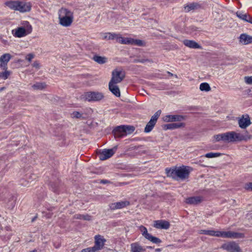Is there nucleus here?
Instances as JSON below:
<instances>
[{"instance_id": "22", "label": "nucleus", "mask_w": 252, "mask_h": 252, "mask_svg": "<svg viewBox=\"0 0 252 252\" xmlns=\"http://www.w3.org/2000/svg\"><path fill=\"white\" fill-rule=\"evenodd\" d=\"M220 232L221 231H216L214 230H200L199 231V233L219 237L220 236Z\"/></svg>"}, {"instance_id": "11", "label": "nucleus", "mask_w": 252, "mask_h": 252, "mask_svg": "<svg viewBox=\"0 0 252 252\" xmlns=\"http://www.w3.org/2000/svg\"><path fill=\"white\" fill-rule=\"evenodd\" d=\"M139 230L141 232L142 235L147 240L155 244H159L161 241L158 238L153 236L151 234L148 232L147 228L143 226H139Z\"/></svg>"}, {"instance_id": "9", "label": "nucleus", "mask_w": 252, "mask_h": 252, "mask_svg": "<svg viewBox=\"0 0 252 252\" xmlns=\"http://www.w3.org/2000/svg\"><path fill=\"white\" fill-rule=\"evenodd\" d=\"M117 149V146L110 149H105L99 152V158L101 160H106L111 157L115 153Z\"/></svg>"}, {"instance_id": "36", "label": "nucleus", "mask_w": 252, "mask_h": 252, "mask_svg": "<svg viewBox=\"0 0 252 252\" xmlns=\"http://www.w3.org/2000/svg\"><path fill=\"white\" fill-rule=\"evenodd\" d=\"M222 154L220 153H209L205 154V157L207 158H214L220 156Z\"/></svg>"}, {"instance_id": "13", "label": "nucleus", "mask_w": 252, "mask_h": 252, "mask_svg": "<svg viewBox=\"0 0 252 252\" xmlns=\"http://www.w3.org/2000/svg\"><path fill=\"white\" fill-rule=\"evenodd\" d=\"M32 4L30 2H25L23 1H18L17 10L21 13H26L29 12L31 10Z\"/></svg>"}, {"instance_id": "27", "label": "nucleus", "mask_w": 252, "mask_h": 252, "mask_svg": "<svg viewBox=\"0 0 252 252\" xmlns=\"http://www.w3.org/2000/svg\"><path fill=\"white\" fill-rule=\"evenodd\" d=\"M202 200V199L200 196H193L187 198L186 202L189 204L196 205L200 203Z\"/></svg>"}, {"instance_id": "50", "label": "nucleus", "mask_w": 252, "mask_h": 252, "mask_svg": "<svg viewBox=\"0 0 252 252\" xmlns=\"http://www.w3.org/2000/svg\"><path fill=\"white\" fill-rule=\"evenodd\" d=\"M147 61V60H137L136 62H140V63H143Z\"/></svg>"}, {"instance_id": "25", "label": "nucleus", "mask_w": 252, "mask_h": 252, "mask_svg": "<svg viewBox=\"0 0 252 252\" xmlns=\"http://www.w3.org/2000/svg\"><path fill=\"white\" fill-rule=\"evenodd\" d=\"M183 43L185 46L188 47L190 48L193 49H200L201 48V46H200L197 42L193 40H184L183 41Z\"/></svg>"}, {"instance_id": "48", "label": "nucleus", "mask_w": 252, "mask_h": 252, "mask_svg": "<svg viewBox=\"0 0 252 252\" xmlns=\"http://www.w3.org/2000/svg\"><path fill=\"white\" fill-rule=\"evenodd\" d=\"M110 182L107 180H101L100 182V183L105 184L109 183Z\"/></svg>"}, {"instance_id": "56", "label": "nucleus", "mask_w": 252, "mask_h": 252, "mask_svg": "<svg viewBox=\"0 0 252 252\" xmlns=\"http://www.w3.org/2000/svg\"><path fill=\"white\" fill-rule=\"evenodd\" d=\"M56 191H57V190H56L55 189H54V192H56Z\"/></svg>"}, {"instance_id": "24", "label": "nucleus", "mask_w": 252, "mask_h": 252, "mask_svg": "<svg viewBox=\"0 0 252 252\" xmlns=\"http://www.w3.org/2000/svg\"><path fill=\"white\" fill-rule=\"evenodd\" d=\"M109 89L116 96H120L121 93L120 89L116 84L109 83Z\"/></svg>"}, {"instance_id": "28", "label": "nucleus", "mask_w": 252, "mask_h": 252, "mask_svg": "<svg viewBox=\"0 0 252 252\" xmlns=\"http://www.w3.org/2000/svg\"><path fill=\"white\" fill-rule=\"evenodd\" d=\"M120 34L111 32L105 33L103 34V39L107 40H116L118 42Z\"/></svg>"}, {"instance_id": "15", "label": "nucleus", "mask_w": 252, "mask_h": 252, "mask_svg": "<svg viewBox=\"0 0 252 252\" xmlns=\"http://www.w3.org/2000/svg\"><path fill=\"white\" fill-rule=\"evenodd\" d=\"M94 247L95 248L97 251H99L103 249L104 243L106 242V240L103 238V236L97 235L94 237Z\"/></svg>"}, {"instance_id": "51", "label": "nucleus", "mask_w": 252, "mask_h": 252, "mask_svg": "<svg viewBox=\"0 0 252 252\" xmlns=\"http://www.w3.org/2000/svg\"><path fill=\"white\" fill-rule=\"evenodd\" d=\"M167 73L168 74H169L170 76H173V74L172 73H171V72H170L169 71H167Z\"/></svg>"}, {"instance_id": "38", "label": "nucleus", "mask_w": 252, "mask_h": 252, "mask_svg": "<svg viewBox=\"0 0 252 252\" xmlns=\"http://www.w3.org/2000/svg\"><path fill=\"white\" fill-rule=\"evenodd\" d=\"M71 117L73 118L82 119H84V117H83V114L77 111H74L71 114Z\"/></svg>"}, {"instance_id": "26", "label": "nucleus", "mask_w": 252, "mask_h": 252, "mask_svg": "<svg viewBox=\"0 0 252 252\" xmlns=\"http://www.w3.org/2000/svg\"><path fill=\"white\" fill-rule=\"evenodd\" d=\"M200 7V5L197 2L190 3L184 6V10L189 12L191 10L197 9Z\"/></svg>"}, {"instance_id": "10", "label": "nucleus", "mask_w": 252, "mask_h": 252, "mask_svg": "<svg viewBox=\"0 0 252 252\" xmlns=\"http://www.w3.org/2000/svg\"><path fill=\"white\" fill-rule=\"evenodd\" d=\"M221 248L228 252H242L239 245L234 241L223 244Z\"/></svg>"}, {"instance_id": "47", "label": "nucleus", "mask_w": 252, "mask_h": 252, "mask_svg": "<svg viewBox=\"0 0 252 252\" xmlns=\"http://www.w3.org/2000/svg\"><path fill=\"white\" fill-rule=\"evenodd\" d=\"M32 66L36 68H39V63L37 62H34L32 64Z\"/></svg>"}, {"instance_id": "46", "label": "nucleus", "mask_w": 252, "mask_h": 252, "mask_svg": "<svg viewBox=\"0 0 252 252\" xmlns=\"http://www.w3.org/2000/svg\"><path fill=\"white\" fill-rule=\"evenodd\" d=\"M0 41L4 44V45H7L8 44V41L7 40L4 39L2 38L1 36L0 37Z\"/></svg>"}, {"instance_id": "3", "label": "nucleus", "mask_w": 252, "mask_h": 252, "mask_svg": "<svg viewBox=\"0 0 252 252\" xmlns=\"http://www.w3.org/2000/svg\"><path fill=\"white\" fill-rule=\"evenodd\" d=\"M135 130L133 126H120L115 127L113 133L116 138H122L127 134L132 133Z\"/></svg>"}, {"instance_id": "14", "label": "nucleus", "mask_w": 252, "mask_h": 252, "mask_svg": "<svg viewBox=\"0 0 252 252\" xmlns=\"http://www.w3.org/2000/svg\"><path fill=\"white\" fill-rule=\"evenodd\" d=\"M185 119V116L179 115H168L163 117V120L166 122H181Z\"/></svg>"}, {"instance_id": "20", "label": "nucleus", "mask_w": 252, "mask_h": 252, "mask_svg": "<svg viewBox=\"0 0 252 252\" xmlns=\"http://www.w3.org/2000/svg\"><path fill=\"white\" fill-rule=\"evenodd\" d=\"M154 226L158 229H167L170 226V223L168 221L164 220H155Z\"/></svg>"}, {"instance_id": "21", "label": "nucleus", "mask_w": 252, "mask_h": 252, "mask_svg": "<svg viewBox=\"0 0 252 252\" xmlns=\"http://www.w3.org/2000/svg\"><path fill=\"white\" fill-rule=\"evenodd\" d=\"M185 126V124L183 123H170L165 124L162 126V128L164 130L167 129H174L180 127H184Z\"/></svg>"}, {"instance_id": "52", "label": "nucleus", "mask_w": 252, "mask_h": 252, "mask_svg": "<svg viewBox=\"0 0 252 252\" xmlns=\"http://www.w3.org/2000/svg\"><path fill=\"white\" fill-rule=\"evenodd\" d=\"M155 251L156 252H160L161 250L160 249H156Z\"/></svg>"}, {"instance_id": "2", "label": "nucleus", "mask_w": 252, "mask_h": 252, "mask_svg": "<svg viewBox=\"0 0 252 252\" xmlns=\"http://www.w3.org/2000/svg\"><path fill=\"white\" fill-rule=\"evenodd\" d=\"M73 13L65 8H62L59 11V23L62 26H70L73 21Z\"/></svg>"}, {"instance_id": "42", "label": "nucleus", "mask_w": 252, "mask_h": 252, "mask_svg": "<svg viewBox=\"0 0 252 252\" xmlns=\"http://www.w3.org/2000/svg\"><path fill=\"white\" fill-rule=\"evenodd\" d=\"M245 81L248 84H252V76L245 77Z\"/></svg>"}, {"instance_id": "39", "label": "nucleus", "mask_w": 252, "mask_h": 252, "mask_svg": "<svg viewBox=\"0 0 252 252\" xmlns=\"http://www.w3.org/2000/svg\"><path fill=\"white\" fill-rule=\"evenodd\" d=\"M214 139L216 142H219L221 140L223 141V133L214 135Z\"/></svg>"}, {"instance_id": "23", "label": "nucleus", "mask_w": 252, "mask_h": 252, "mask_svg": "<svg viewBox=\"0 0 252 252\" xmlns=\"http://www.w3.org/2000/svg\"><path fill=\"white\" fill-rule=\"evenodd\" d=\"M145 249L140 245L138 242H135L130 244L131 252H144Z\"/></svg>"}, {"instance_id": "4", "label": "nucleus", "mask_w": 252, "mask_h": 252, "mask_svg": "<svg viewBox=\"0 0 252 252\" xmlns=\"http://www.w3.org/2000/svg\"><path fill=\"white\" fill-rule=\"evenodd\" d=\"M22 25L24 27H19L12 30V33L15 37H22L32 32V27L29 22L24 21Z\"/></svg>"}, {"instance_id": "35", "label": "nucleus", "mask_w": 252, "mask_h": 252, "mask_svg": "<svg viewBox=\"0 0 252 252\" xmlns=\"http://www.w3.org/2000/svg\"><path fill=\"white\" fill-rule=\"evenodd\" d=\"M200 90L202 91L208 92L211 90V88L207 83H202L200 85Z\"/></svg>"}, {"instance_id": "8", "label": "nucleus", "mask_w": 252, "mask_h": 252, "mask_svg": "<svg viewBox=\"0 0 252 252\" xmlns=\"http://www.w3.org/2000/svg\"><path fill=\"white\" fill-rule=\"evenodd\" d=\"M161 110H158L153 116H152L150 121L148 123L145 127L144 131L145 132L148 133L152 131L156 125L158 118L161 114Z\"/></svg>"}, {"instance_id": "45", "label": "nucleus", "mask_w": 252, "mask_h": 252, "mask_svg": "<svg viewBox=\"0 0 252 252\" xmlns=\"http://www.w3.org/2000/svg\"><path fill=\"white\" fill-rule=\"evenodd\" d=\"M91 219V217L88 215H83V220H90Z\"/></svg>"}, {"instance_id": "41", "label": "nucleus", "mask_w": 252, "mask_h": 252, "mask_svg": "<svg viewBox=\"0 0 252 252\" xmlns=\"http://www.w3.org/2000/svg\"><path fill=\"white\" fill-rule=\"evenodd\" d=\"M244 188L248 191H252V182L246 183L244 186Z\"/></svg>"}, {"instance_id": "33", "label": "nucleus", "mask_w": 252, "mask_h": 252, "mask_svg": "<svg viewBox=\"0 0 252 252\" xmlns=\"http://www.w3.org/2000/svg\"><path fill=\"white\" fill-rule=\"evenodd\" d=\"M46 87V85L45 83L37 82L32 86L33 89L35 90H42Z\"/></svg>"}, {"instance_id": "54", "label": "nucleus", "mask_w": 252, "mask_h": 252, "mask_svg": "<svg viewBox=\"0 0 252 252\" xmlns=\"http://www.w3.org/2000/svg\"><path fill=\"white\" fill-rule=\"evenodd\" d=\"M21 184H22V185L25 186H27V184H24V183H21Z\"/></svg>"}, {"instance_id": "31", "label": "nucleus", "mask_w": 252, "mask_h": 252, "mask_svg": "<svg viewBox=\"0 0 252 252\" xmlns=\"http://www.w3.org/2000/svg\"><path fill=\"white\" fill-rule=\"evenodd\" d=\"M93 60L99 64H104L107 61V59L105 57H102L98 55H94Z\"/></svg>"}, {"instance_id": "17", "label": "nucleus", "mask_w": 252, "mask_h": 252, "mask_svg": "<svg viewBox=\"0 0 252 252\" xmlns=\"http://www.w3.org/2000/svg\"><path fill=\"white\" fill-rule=\"evenodd\" d=\"M129 202L126 200L122 201L116 203H113L109 205L111 210L121 209L129 205Z\"/></svg>"}, {"instance_id": "40", "label": "nucleus", "mask_w": 252, "mask_h": 252, "mask_svg": "<svg viewBox=\"0 0 252 252\" xmlns=\"http://www.w3.org/2000/svg\"><path fill=\"white\" fill-rule=\"evenodd\" d=\"M82 252H96L97 251L96 250L95 248L94 247V246L92 247H89L87 248H85L83 249L81 251Z\"/></svg>"}, {"instance_id": "7", "label": "nucleus", "mask_w": 252, "mask_h": 252, "mask_svg": "<svg viewBox=\"0 0 252 252\" xmlns=\"http://www.w3.org/2000/svg\"><path fill=\"white\" fill-rule=\"evenodd\" d=\"M118 42L124 44L135 45L139 46L144 45L142 40L140 39H134L132 38H124L120 34Z\"/></svg>"}, {"instance_id": "53", "label": "nucleus", "mask_w": 252, "mask_h": 252, "mask_svg": "<svg viewBox=\"0 0 252 252\" xmlns=\"http://www.w3.org/2000/svg\"><path fill=\"white\" fill-rule=\"evenodd\" d=\"M147 249H153V247H151V246H147Z\"/></svg>"}, {"instance_id": "16", "label": "nucleus", "mask_w": 252, "mask_h": 252, "mask_svg": "<svg viewBox=\"0 0 252 252\" xmlns=\"http://www.w3.org/2000/svg\"><path fill=\"white\" fill-rule=\"evenodd\" d=\"M11 58V56L9 53H5L0 57V68L4 70H7V63Z\"/></svg>"}, {"instance_id": "55", "label": "nucleus", "mask_w": 252, "mask_h": 252, "mask_svg": "<svg viewBox=\"0 0 252 252\" xmlns=\"http://www.w3.org/2000/svg\"><path fill=\"white\" fill-rule=\"evenodd\" d=\"M36 217H35L34 218H33V219H32V221H33L36 219Z\"/></svg>"}, {"instance_id": "18", "label": "nucleus", "mask_w": 252, "mask_h": 252, "mask_svg": "<svg viewBox=\"0 0 252 252\" xmlns=\"http://www.w3.org/2000/svg\"><path fill=\"white\" fill-rule=\"evenodd\" d=\"M251 121L248 115H243L238 120V124L241 128H246L251 124Z\"/></svg>"}, {"instance_id": "5", "label": "nucleus", "mask_w": 252, "mask_h": 252, "mask_svg": "<svg viewBox=\"0 0 252 252\" xmlns=\"http://www.w3.org/2000/svg\"><path fill=\"white\" fill-rule=\"evenodd\" d=\"M83 98L89 102L99 101L104 98L103 93L99 92H88L84 94Z\"/></svg>"}, {"instance_id": "49", "label": "nucleus", "mask_w": 252, "mask_h": 252, "mask_svg": "<svg viewBox=\"0 0 252 252\" xmlns=\"http://www.w3.org/2000/svg\"><path fill=\"white\" fill-rule=\"evenodd\" d=\"M247 22L252 24V17L250 15Z\"/></svg>"}, {"instance_id": "43", "label": "nucleus", "mask_w": 252, "mask_h": 252, "mask_svg": "<svg viewBox=\"0 0 252 252\" xmlns=\"http://www.w3.org/2000/svg\"><path fill=\"white\" fill-rule=\"evenodd\" d=\"M34 58V55L32 54H29L27 55L26 59L29 62H31L32 59Z\"/></svg>"}, {"instance_id": "44", "label": "nucleus", "mask_w": 252, "mask_h": 252, "mask_svg": "<svg viewBox=\"0 0 252 252\" xmlns=\"http://www.w3.org/2000/svg\"><path fill=\"white\" fill-rule=\"evenodd\" d=\"M74 218L76 219L83 220V215L76 214L74 215Z\"/></svg>"}, {"instance_id": "37", "label": "nucleus", "mask_w": 252, "mask_h": 252, "mask_svg": "<svg viewBox=\"0 0 252 252\" xmlns=\"http://www.w3.org/2000/svg\"><path fill=\"white\" fill-rule=\"evenodd\" d=\"M10 72L8 70H4V72H0V78L6 80L10 75Z\"/></svg>"}, {"instance_id": "1", "label": "nucleus", "mask_w": 252, "mask_h": 252, "mask_svg": "<svg viewBox=\"0 0 252 252\" xmlns=\"http://www.w3.org/2000/svg\"><path fill=\"white\" fill-rule=\"evenodd\" d=\"M190 171V167L186 166L165 169L167 176L177 181L179 180H184L188 178Z\"/></svg>"}, {"instance_id": "30", "label": "nucleus", "mask_w": 252, "mask_h": 252, "mask_svg": "<svg viewBox=\"0 0 252 252\" xmlns=\"http://www.w3.org/2000/svg\"><path fill=\"white\" fill-rule=\"evenodd\" d=\"M18 0H8L4 3V5L12 10L17 11Z\"/></svg>"}, {"instance_id": "32", "label": "nucleus", "mask_w": 252, "mask_h": 252, "mask_svg": "<svg viewBox=\"0 0 252 252\" xmlns=\"http://www.w3.org/2000/svg\"><path fill=\"white\" fill-rule=\"evenodd\" d=\"M223 142H233L232 131L223 133Z\"/></svg>"}, {"instance_id": "12", "label": "nucleus", "mask_w": 252, "mask_h": 252, "mask_svg": "<svg viewBox=\"0 0 252 252\" xmlns=\"http://www.w3.org/2000/svg\"><path fill=\"white\" fill-rule=\"evenodd\" d=\"M220 237L225 238H243L245 237V234L242 233L236 232L233 231H221Z\"/></svg>"}, {"instance_id": "6", "label": "nucleus", "mask_w": 252, "mask_h": 252, "mask_svg": "<svg viewBox=\"0 0 252 252\" xmlns=\"http://www.w3.org/2000/svg\"><path fill=\"white\" fill-rule=\"evenodd\" d=\"M125 77L124 72L121 69L116 68L112 72V78L109 83L117 84L121 82Z\"/></svg>"}, {"instance_id": "34", "label": "nucleus", "mask_w": 252, "mask_h": 252, "mask_svg": "<svg viewBox=\"0 0 252 252\" xmlns=\"http://www.w3.org/2000/svg\"><path fill=\"white\" fill-rule=\"evenodd\" d=\"M236 15L238 18H239L241 20L245 21L246 22H247V21L248 19V17L250 16V15H248L246 13H243L241 12H237L236 13Z\"/></svg>"}, {"instance_id": "29", "label": "nucleus", "mask_w": 252, "mask_h": 252, "mask_svg": "<svg viewBox=\"0 0 252 252\" xmlns=\"http://www.w3.org/2000/svg\"><path fill=\"white\" fill-rule=\"evenodd\" d=\"M240 41L244 44H248L252 43V36L246 34H242L240 36Z\"/></svg>"}, {"instance_id": "19", "label": "nucleus", "mask_w": 252, "mask_h": 252, "mask_svg": "<svg viewBox=\"0 0 252 252\" xmlns=\"http://www.w3.org/2000/svg\"><path fill=\"white\" fill-rule=\"evenodd\" d=\"M233 142H238L242 141H246L248 139H251V136L248 135H244L240 133H237L234 131H232Z\"/></svg>"}]
</instances>
